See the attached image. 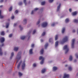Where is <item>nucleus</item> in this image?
Here are the masks:
<instances>
[{
	"label": "nucleus",
	"mask_w": 78,
	"mask_h": 78,
	"mask_svg": "<svg viewBox=\"0 0 78 78\" xmlns=\"http://www.w3.org/2000/svg\"><path fill=\"white\" fill-rule=\"evenodd\" d=\"M21 58V53L19 52L18 53L16 58V59H17V60L16 62V63H17L18 62H19V61L20 60Z\"/></svg>",
	"instance_id": "f257e3e1"
},
{
	"label": "nucleus",
	"mask_w": 78,
	"mask_h": 78,
	"mask_svg": "<svg viewBox=\"0 0 78 78\" xmlns=\"http://www.w3.org/2000/svg\"><path fill=\"white\" fill-rule=\"evenodd\" d=\"M68 41V37L65 36V37L63 39L62 41L61 42V44H64V42H67Z\"/></svg>",
	"instance_id": "f03ea898"
},
{
	"label": "nucleus",
	"mask_w": 78,
	"mask_h": 78,
	"mask_svg": "<svg viewBox=\"0 0 78 78\" xmlns=\"http://www.w3.org/2000/svg\"><path fill=\"white\" fill-rule=\"evenodd\" d=\"M63 49L66 50V51L65 52V54H66V53H67V52L69 51V48L67 47V45H66L64 46L63 48Z\"/></svg>",
	"instance_id": "7ed1b4c3"
},
{
	"label": "nucleus",
	"mask_w": 78,
	"mask_h": 78,
	"mask_svg": "<svg viewBox=\"0 0 78 78\" xmlns=\"http://www.w3.org/2000/svg\"><path fill=\"white\" fill-rule=\"evenodd\" d=\"M42 59L41 61L40 62L41 64H43V63H44V58L42 56H40L39 58V60H41Z\"/></svg>",
	"instance_id": "20e7f679"
},
{
	"label": "nucleus",
	"mask_w": 78,
	"mask_h": 78,
	"mask_svg": "<svg viewBox=\"0 0 78 78\" xmlns=\"http://www.w3.org/2000/svg\"><path fill=\"white\" fill-rule=\"evenodd\" d=\"M74 44H75V39L72 40V43L71 44V47L72 48H74Z\"/></svg>",
	"instance_id": "39448f33"
},
{
	"label": "nucleus",
	"mask_w": 78,
	"mask_h": 78,
	"mask_svg": "<svg viewBox=\"0 0 78 78\" xmlns=\"http://www.w3.org/2000/svg\"><path fill=\"white\" fill-rule=\"evenodd\" d=\"M47 23L45 22L43 23L42 24V26L43 27H47Z\"/></svg>",
	"instance_id": "423d86ee"
},
{
	"label": "nucleus",
	"mask_w": 78,
	"mask_h": 78,
	"mask_svg": "<svg viewBox=\"0 0 78 78\" xmlns=\"http://www.w3.org/2000/svg\"><path fill=\"white\" fill-rule=\"evenodd\" d=\"M0 39L1 43H3L4 42H5V38L4 37H1Z\"/></svg>",
	"instance_id": "0eeeda50"
},
{
	"label": "nucleus",
	"mask_w": 78,
	"mask_h": 78,
	"mask_svg": "<svg viewBox=\"0 0 78 78\" xmlns=\"http://www.w3.org/2000/svg\"><path fill=\"white\" fill-rule=\"evenodd\" d=\"M25 62L23 64L22 66V70H23L25 69Z\"/></svg>",
	"instance_id": "6e6552de"
},
{
	"label": "nucleus",
	"mask_w": 78,
	"mask_h": 78,
	"mask_svg": "<svg viewBox=\"0 0 78 78\" xmlns=\"http://www.w3.org/2000/svg\"><path fill=\"white\" fill-rule=\"evenodd\" d=\"M69 74H65L64 75L63 78H69Z\"/></svg>",
	"instance_id": "1a4fd4ad"
},
{
	"label": "nucleus",
	"mask_w": 78,
	"mask_h": 78,
	"mask_svg": "<svg viewBox=\"0 0 78 78\" xmlns=\"http://www.w3.org/2000/svg\"><path fill=\"white\" fill-rule=\"evenodd\" d=\"M61 4H60L58 6L57 11H59V9H60V7L61 6Z\"/></svg>",
	"instance_id": "9d476101"
},
{
	"label": "nucleus",
	"mask_w": 78,
	"mask_h": 78,
	"mask_svg": "<svg viewBox=\"0 0 78 78\" xmlns=\"http://www.w3.org/2000/svg\"><path fill=\"white\" fill-rule=\"evenodd\" d=\"M21 63H22V61H20L19 63L18 64V65L17 66V68L18 69H19V68L20 67V64H21Z\"/></svg>",
	"instance_id": "9b49d317"
},
{
	"label": "nucleus",
	"mask_w": 78,
	"mask_h": 78,
	"mask_svg": "<svg viewBox=\"0 0 78 78\" xmlns=\"http://www.w3.org/2000/svg\"><path fill=\"white\" fill-rule=\"evenodd\" d=\"M72 15L73 16H76V15L77 14V12H73L72 13Z\"/></svg>",
	"instance_id": "f8f14e48"
},
{
	"label": "nucleus",
	"mask_w": 78,
	"mask_h": 78,
	"mask_svg": "<svg viewBox=\"0 0 78 78\" xmlns=\"http://www.w3.org/2000/svg\"><path fill=\"white\" fill-rule=\"evenodd\" d=\"M29 54L30 55L33 54V49H30L29 51Z\"/></svg>",
	"instance_id": "ddd939ff"
},
{
	"label": "nucleus",
	"mask_w": 78,
	"mask_h": 78,
	"mask_svg": "<svg viewBox=\"0 0 78 78\" xmlns=\"http://www.w3.org/2000/svg\"><path fill=\"white\" fill-rule=\"evenodd\" d=\"M2 12V11L1 10H0V19H3V17H4L3 15H1V12Z\"/></svg>",
	"instance_id": "4468645a"
},
{
	"label": "nucleus",
	"mask_w": 78,
	"mask_h": 78,
	"mask_svg": "<svg viewBox=\"0 0 78 78\" xmlns=\"http://www.w3.org/2000/svg\"><path fill=\"white\" fill-rule=\"evenodd\" d=\"M46 71V69H43L41 70L42 73H45V72Z\"/></svg>",
	"instance_id": "2eb2a0df"
},
{
	"label": "nucleus",
	"mask_w": 78,
	"mask_h": 78,
	"mask_svg": "<svg viewBox=\"0 0 78 78\" xmlns=\"http://www.w3.org/2000/svg\"><path fill=\"white\" fill-rule=\"evenodd\" d=\"M18 49H19V48L17 47H15L14 48V51H17V50H18Z\"/></svg>",
	"instance_id": "dca6fc26"
},
{
	"label": "nucleus",
	"mask_w": 78,
	"mask_h": 78,
	"mask_svg": "<svg viewBox=\"0 0 78 78\" xmlns=\"http://www.w3.org/2000/svg\"><path fill=\"white\" fill-rule=\"evenodd\" d=\"M58 69V68H57L56 67L54 66L53 67V71H55Z\"/></svg>",
	"instance_id": "f3484780"
},
{
	"label": "nucleus",
	"mask_w": 78,
	"mask_h": 78,
	"mask_svg": "<svg viewBox=\"0 0 78 78\" xmlns=\"http://www.w3.org/2000/svg\"><path fill=\"white\" fill-rule=\"evenodd\" d=\"M3 55V52H2V48H0V55L2 56Z\"/></svg>",
	"instance_id": "a211bd4d"
},
{
	"label": "nucleus",
	"mask_w": 78,
	"mask_h": 78,
	"mask_svg": "<svg viewBox=\"0 0 78 78\" xmlns=\"http://www.w3.org/2000/svg\"><path fill=\"white\" fill-rule=\"evenodd\" d=\"M65 30H66V28H65V27H64L63 28L62 31V33L63 34L64 33V31H65Z\"/></svg>",
	"instance_id": "6ab92c4d"
},
{
	"label": "nucleus",
	"mask_w": 78,
	"mask_h": 78,
	"mask_svg": "<svg viewBox=\"0 0 78 78\" xmlns=\"http://www.w3.org/2000/svg\"><path fill=\"white\" fill-rule=\"evenodd\" d=\"M5 34V32L4 31H2L1 33V35H2V36H4Z\"/></svg>",
	"instance_id": "aec40b11"
},
{
	"label": "nucleus",
	"mask_w": 78,
	"mask_h": 78,
	"mask_svg": "<svg viewBox=\"0 0 78 78\" xmlns=\"http://www.w3.org/2000/svg\"><path fill=\"white\" fill-rule=\"evenodd\" d=\"M14 56V52H12L11 54V56L10 57V59H11L12 58V56Z\"/></svg>",
	"instance_id": "412c9836"
},
{
	"label": "nucleus",
	"mask_w": 78,
	"mask_h": 78,
	"mask_svg": "<svg viewBox=\"0 0 78 78\" xmlns=\"http://www.w3.org/2000/svg\"><path fill=\"white\" fill-rule=\"evenodd\" d=\"M48 43H46L44 46V47L45 48H47V47H48Z\"/></svg>",
	"instance_id": "4be33fe9"
},
{
	"label": "nucleus",
	"mask_w": 78,
	"mask_h": 78,
	"mask_svg": "<svg viewBox=\"0 0 78 78\" xmlns=\"http://www.w3.org/2000/svg\"><path fill=\"white\" fill-rule=\"evenodd\" d=\"M20 38L22 40H24V39H25V36H22L20 37Z\"/></svg>",
	"instance_id": "5701e85b"
},
{
	"label": "nucleus",
	"mask_w": 78,
	"mask_h": 78,
	"mask_svg": "<svg viewBox=\"0 0 78 78\" xmlns=\"http://www.w3.org/2000/svg\"><path fill=\"white\" fill-rule=\"evenodd\" d=\"M40 52L41 54H43V53H44V49H41V50Z\"/></svg>",
	"instance_id": "b1692460"
},
{
	"label": "nucleus",
	"mask_w": 78,
	"mask_h": 78,
	"mask_svg": "<svg viewBox=\"0 0 78 78\" xmlns=\"http://www.w3.org/2000/svg\"><path fill=\"white\" fill-rule=\"evenodd\" d=\"M58 45V41H57L55 43V47H56Z\"/></svg>",
	"instance_id": "393cba45"
},
{
	"label": "nucleus",
	"mask_w": 78,
	"mask_h": 78,
	"mask_svg": "<svg viewBox=\"0 0 78 78\" xmlns=\"http://www.w3.org/2000/svg\"><path fill=\"white\" fill-rule=\"evenodd\" d=\"M69 59L70 61L72 60V55L70 56Z\"/></svg>",
	"instance_id": "a878e982"
},
{
	"label": "nucleus",
	"mask_w": 78,
	"mask_h": 78,
	"mask_svg": "<svg viewBox=\"0 0 78 78\" xmlns=\"http://www.w3.org/2000/svg\"><path fill=\"white\" fill-rule=\"evenodd\" d=\"M69 22V19L67 18L66 19V20H65V22H66V23H67V22Z\"/></svg>",
	"instance_id": "bb28decb"
},
{
	"label": "nucleus",
	"mask_w": 78,
	"mask_h": 78,
	"mask_svg": "<svg viewBox=\"0 0 78 78\" xmlns=\"http://www.w3.org/2000/svg\"><path fill=\"white\" fill-rule=\"evenodd\" d=\"M68 69L69 71H71L72 70V68L71 66L69 67Z\"/></svg>",
	"instance_id": "cd10ccee"
},
{
	"label": "nucleus",
	"mask_w": 78,
	"mask_h": 78,
	"mask_svg": "<svg viewBox=\"0 0 78 78\" xmlns=\"http://www.w3.org/2000/svg\"><path fill=\"white\" fill-rule=\"evenodd\" d=\"M73 22L75 23H77V22H78V20L76 19H74L73 20Z\"/></svg>",
	"instance_id": "c85d7f7f"
},
{
	"label": "nucleus",
	"mask_w": 78,
	"mask_h": 78,
	"mask_svg": "<svg viewBox=\"0 0 78 78\" xmlns=\"http://www.w3.org/2000/svg\"><path fill=\"white\" fill-rule=\"evenodd\" d=\"M6 28H8V27H9V23H7L6 24Z\"/></svg>",
	"instance_id": "c756f323"
},
{
	"label": "nucleus",
	"mask_w": 78,
	"mask_h": 78,
	"mask_svg": "<svg viewBox=\"0 0 78 78\" xmlns=\"http://www.w3.org/2000/svg\"><path fill=\"white\" fill-rule=\"evenodd\" d=\"M45 2H41V5H45Z\"/></svg>",
	"instance_id": "7c9ffc66"
},
{
	"label": "nucleus",
	"mask_w": 78,
	"mask_h": 78,
	"mask_svg": "<svg viewBox=\"0 0 78 78\" xmlns=\"http://www.w3.org/2000/svg\"><path fill=\"white\" fill-rule=\"evenodd\" d=\"M58 35H56L55 36V41H56V40H57V39H58Z\"/></svg>",
	"instance_id": "2f4dec72"
},
{
	"label": "nucleus",
	"mask_w": 78,
	"mask_h": 78,
	"mask_svg": "<svg viewBox=\"0 0 78 78\" xmlns=\"http://www.w3.org/2000/svg\"><path fill=\"white\" fill-rule=\"evenodd\" d=\"M12 7L11 6L10 7V8L9 9V11H11V10H12Z\"/></svg>",
	"instance_id": "473e14b6"
},
{
	"label": "nucleus",
	"mask_w": 78,
	"mask_h": 78,
	"mask_svg": "<svg viewBox=\"0 0 78 78\" xmlns=\"http://www.w3.org/2000/svg\"><path fill=\"white\" fill-rule=\"evenodd\" d=\"M52 38H50L49 40V42H51L52 41Z\"/></svg>",
	"instance_id": "72a5a7b5"
},
{
	"label": "nucleus",
	"mask_w": 78,
	"mask_h": 78,
	"mask_svg": "<svg viewBox=\"0 0 78 78\" xmlns=\"http://www.w3.org/2000/svg\"><path fill=\"white\" fill-rule=\"evenodd\" d=\"M26 0H23L24 3L25 5H27V2H26Z\"/></svg>",
	"instance_id": "f704fd0d"
},
{
	"label": "nucleus",
	"mask_w": 78,
	"mask_h": 78,
	"mask_svg": "<svg viewBox=\"0 0 78 78\" xmlns=\"http://www.w3.org/2000/svg\"><path fill=\"white\" fill-rule=\"evenodd\" d=\"M19 27L20 28V30H22V29H23V28H22V27H21V25H20L19 26Z\"/></svg>",
	"instance_id": "c9c22d12"
},
{
	"label": "nucleus",
	"mask_w": 78,
	"mask_h": 78,
	"mask_svg": "<svg viewBox=\"0 0 78 78\" xmlns=\"http://www.w3.org/2000/svg\"><path fill=\"white\" fill-rule=\"evenodd\" d=\"M19 75L20 76H21L22 75V74L20 72H19Z\"/></svg>",
	"instance_id": "e433bc0d"
},
{
	"label": "nucleus",
	"mask_w": 78,
	"mask_h": 78,
	"mask_svg": "<svg viewBox=\"0 0 78 78\" xmlns=\"http://www.w3.org/2000/svg\"><path fill=\"white\" fill-rule=\"evenodd\" d=\"M45 32H44L42 34V36H44V35H45Z\"/></svg>",
	"instance_id": "4c0bfd02"
},
{
	"label": "nucleus",
	"mask_w": 78,
	"mask_h": 78,
	"mask_svg": "<svg viewBox=\"0 0 78 78\" xmlns=\"http://www.w3.org/2000/svg\"><path fill=\"white\" fill-rule=\"evenodd\" d=\"M40 23V20H39L38 21L37 23V25H39Z\"/></svg>",
	"instance_id": "58836bf2"
},
{
	"label": "nucleus",
	"mask_w": 78,
	"mask_h": 78,
	"mask_svg": "<svg viewBox=\"0 0 78 78\" xmlns=\"http://www.w3.org/2000/svg\"><path fill=\"white\" fill-rule=\"evenodd\" d=\"M76 58H78V54L76 53Z\"/></svg>",
	"instance_id": "ea45409f"
},
{
	"label": "nucleus",
	"mask_w": 78,
	"mask_h": 78,
	"mask_svg": "<svg viewBox=\"0 0 78 78\" xmlns=\"http://www.w3.org/2000/svg\"><path fill=\"white\" fill-rule=\"evenodd\" d=\"M36 30H34V31H33V34H34V33H36Z\"/></svg>",
	"instance_id": "a19ab883"
},
{
	"label": "nucleus",
	"mask_w": 78,
	"mask_h": 78,
	"mask_svg": "<svg viewBox=\"0 0 78 78\" xmlns=\"http://www.w3.org/2000/svg\"><path fill=\"white\" fill-rule=\"evenodd\" d=\"M53 2V0H49V3H52Z\"/></svg>",
	"instance_id": "79ce46f5"
},
{
	"label": "nucleus",
	"mask_w": 78,
	"mask_h": 78,
	"mask_svg": "<svg viewBox=\"0 0 78 78\" xmlns=\"http://www.w3.org/2000/svg\"><path fill=\"white\" fill-rule=\"evenodd\" d=\"M12 34H10L9 35V37H12Z\"/></svg>",
	"instance_id": "37998d69"
},
{
	"label": "nucleus",
	"mask_w": 78,
	"mask_h": 78,
	"mask_svg": "<svg viewBox=\"0 0 78 78\" xmlns=\"http://www.w3.org/2000/svg\"><path fill=\"white\" fill-rule=\"evenodd\" d=\"M19 5H22V2H20L19 3Z\"/></svg>",
	"instance_id": "c03bdc74"
},
{
	"label": "nucleus",
	"mask_w": 78,
	"mask_h": 78,
	"mask_svg": "<svg viewBox=\"0 0 78 78\" xmlns=\"http://www.w3.org/2000/svg\"><path fill=\"white\" fill-rule=\"evenodd\" d=\"M55 23H53L51 25V26H52V27H53L54 26H55Z\"/></svg>",
	"instance_id": "a18cd8bd"
},
{
	"label": "nucleus",
	"mask_w": 78,
	"mask_h": 78,
	"mask_svg": "<svg viewBox=\"0 0 78 78\" xmlns=\"http://www.w3.org/2000/svg\"><path fill=\"white\" fill-rule=\"evenodd\" d=\"M34 44H32L31 45V47L33 48L34 47Z\"/></svg>",
	"instance_id": "49530a36"
},
{
	"label": "nucleus",
	"mask_w": 78,
	"mask_h": 78,
	"mask_svg": "<svg viewBox=\"0 0 78 78\" xmlns=\"http://www.w3.org/2000/svg\"><path fill=\"white\" fill-rule=\"evenodd\" d=\"M39 9L37 8H35L34 10V11H37V10H38Z\"/></svg>",
	"instance_id": "de8ad7c7"
},
{
	"label": "nucleus",
	"mask_w": 78,
	"mask_h": 78,
	"mask_svg": "<svg viewBox=\"0 0 78 78\" xmlns=\"http://www.w3.org/2000/svg\"><path fill=\"white\" fill-rule=\"evenodd\" d=\"M23 22H25V23H27V19H25L24 20Z\"/></svg>",
	"instance_id": "09e8293b"
},
{
	"label": "nucleus",
	"mask_w": 78,
	"mask_h": 78,
	"mask_svg": "<svg viewBox=\"0 0 78 78\" xmlns=\"http://www.w3.org/2000/svg\"><path fill=\"white\" fill-rule=\"evenodd\" d=\"M15 13H16V14H17V13H18V10H16L15 11Z\"/></svg>",
	"instance_id": "8fccbe9b"
},
{
	"label": "nucleus",
	"mask_w": 78,
	"mask_h": 78,
	"mask_svg": "<svg viewBox=\"0 0 78 78\" xmlns=\"http://www.w3.org/2000/svg\"><path fill=\"white\" fill-rule=\"evenodd\" d=\"M33 67H36V64L35 63H34L33 64Z\"/></svg>",
	"instance_id": "3c124183"
},
{
	"label": "nucleus",
	"mask_w": 78,
	"mask_h": 78,
	"mask_svg": "<svg viewBox=\"0 0 78 78\" xmlns=\"http://www.w3.org/2000/svg\"><path fill=\"white\" fill-rule=\"evenodd\" d=\"M34 14V11L33 10L31 13V14Z\"/></svg>",
	"instance_id": "603ef678"
},
{
	"label": "nucleus",
	"mask_w": 78,
	"mask_h": 78,
	"mask_svg": "<svg viewBox=\"0 0 78 78\" xmlns=\"http://www.w3.org/2000/svg\"><path fill=\"white\" fill-rule=\"evenodd\" d=\"M69 11L70 12H72V9H69Z\"/></svg>",
	"instance_id": "864d4df0"
},
{
	"label": "nucleus",
	"mask_w": 78,
	"mask_h": 78,
	"mask_svg": "<svg viewBox=\"0 0 78 78\" xmlns=\"http://www.w3.org/2000/svg\"><path fill=\"white\" fill-rule=\"evenodd\" d=\"M3 2V0H1L0 1V3H2Z\"/></svg>",
	"instance_id": "5fc2aeb1"
},
{
	"label": "nucleus",
	"mask_w": 78,
	"mask_h": 78,
	"mask_svg": "<svg viewBox=\"0 0 78 78\" xmlns=\"http://www.w3.org/2000/svg\"><path fill=\"white\" fill-rule=\"evenodd\" d=\"M11 18H12V19H14V16H12Z\"/></svg>",
	"instance_id": "6e6d98bb"
},
{
	"label": "nucleus",
	"mask_w": 78,
	"mask_h": 78,
	"mask_svg": "<svg viewBox=\"0 0 78 78\" xmlns=\"http://www.w3.org/2000/svg\"><path fill=\"white\" fill-rule=\"evenodd\" d=\"M31 33V31H29V32L28 33V34H30V33Z\"/></svg>",
	"instance_id": "4d7b16f0"
},
{
	"label": "nucleus",
	"mask_w": 78,
	"mask_h": 78,
	"mask_svg": "<svg viewBox=\"0 0 78 78\" xmlns=\"http://www.w3.org/2000/svg\"><path fill=\"white\" fill-rule=\"evenodd\" d=\"M17 25V23H14V27H16Z\"/></svg>",
	"instance_id": "13d9d810"
},
{
	"label": "nucleus",
	"mask_w": 78,
	"mask_h": 78,
	"mask_svg": "<svg viewBox=\"0 0 78 78\" xmlns=\"http://www.w3.org/2000/svg\"><path fill=\"white\" fill-rule=\"evenodd\" d=\"M4 46V44L3 43L1 44V47H3Z\"/></svg>",
	"instance_id": "bf43d9fd"
},
{
	"label": "nucleus",
	"mask_w": 78,
	"mask_h": 78,
	"mask_svg": "<svg viewBox=\"0 0 78 78\" xmlns=\"http://www.w3.org/2000/svg\"><path fill=\"white\" fill-rule=\"evenodd\" d=\"M75 30H73V33H75Z\"/></svg>",
	"instance_id": "052dcab7"
},
{
	"label": "nucleus",
	"mask_w": 78,
	"mask_h": 78,
	"mask_svg": "<svg viewBox=\"0 0 78 78\" xmlns=\"http://www.w3.org/2000/svg\"><path fill=\"white\" fill-rule=\"evenodd\" d=\"M2 7H3V5H2L0 6V8H2Z\"/></svg>",
	"instance_id": "680f3d73"
},
{
	"label": "nucleus",
	"mask_w": 78,
	"mask_h": 78,
	"mask_svg": "<svg viewBox=\"0 0 78 78\" xmlns=\"http://www.w3.org/2000/svg\"><path fill=\"white\" fill-rule=\"evenodd\" d=\"M76 76H78V73H77V74L76 75Z\"/></svg>",
	"instance_id": "e2e57ef3"
},
{
	"label": "nucleus",
	"mask_w": 78,
	"mask_h": 78,
	"mask_svg": "<svg viewBox=\"0 0 78 78\" xmlns=\"http://www.w3.org/2000/svg\"><path fill=\"white\" fill-rule=\"evenodd\" d=\"M43 41H44V40H41V42H43Z\"/></svg>",
	"instance_id": "0e129e2a"
},
{
	"label": "nucleus",
	"mask_w": 78,
	"mask_h": 78,
	"mask_svg": "<svg viewBox=\"0 0 78 78\" xmlns=\"http://www.w3.org/2000/svg\"><path fill=\"white\" fill-rule=\"evenodd\" d=\"M67 65H66L65 66V67H67Z\"/></svg>",
	"instance_id": "69168bd1"
},
{
	"label": "nucleus",
	"mask_w": 78,
	"mask_h": 78,
	"mask_svg": "<svg viewBox=\"0 0 78 78\" xmlns=\"http://www.w3.org/2000/svg\"><path fill=\"white\" fill-rule=\"evenodd\" d=\"M76 60H74V62H76Z\"/></svg>",
	"instance_id": "338daca9"
},
{
	"label": "nucleus",
	"mask_w": 78,
	"mask_h": 78,
	"mask_svg": "<svg viewBox=\"0 0 78 78\" xmlns=\"http://www.w3.org/2000/svg\"><path fill=\"white\" fill-rule=\"evenodd\" d=\"M77 33H78V29H77Z\"/></svg>",
	"instance_id": "774afa93"
}]
</instances>
